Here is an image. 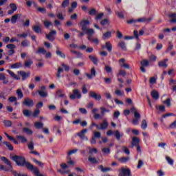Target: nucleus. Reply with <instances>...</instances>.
<instances>
[{
  "instance_id": "nucleus-1",
  "label": "nucleus",
  "mask_w": 176,
  "mask_h": 176,
  "mask_svg": "<svg viewBox=\"0 0 176 176\" xmlns=\"http://www.w3.org/2000/svg\"><path fill=\"white\" fill-rule=\"evenodd\" d=\"M87 25H90V21L87 19H82L80 23L79 27L81 28V31L76 30L75 31L78 32V38H82L85 35H88L89 34H96L94 29L87 28Z\"/></svg>"
},
{
  "instance_id": "nucleus-2",
  "label": "nucleus",
  "mask_w": 176,
  "mask_h": 176,
  "mask_svg": "<svg viewBox=\"0 0 176 176\" xmlns=\"http://www.w3.org/2000/svg\"><path fill=\"white\" fill-rule=\"evenodd\" d=\"M1 160L8 166L7 168H5L3 165H0V170H3L4 171H10L12 172V174H13V175L14 176H28L25 174H20L16 170H13V166H12V162H10V161L8 158H6V157H1Z\"/></svg>"
},
{
  "instance_id": "nucleus-3",
  "label": "nucleus",
  "mask_w": 176,
  "mask_h": 176,
  "mask_svg": "<svg viewBox=\"0 0 176 176\" xmlns=\"http://www.w3.org/2000/svg\"><path fill=\"white\" fill-rule=\"evenodd\" d=\"M132 113L134 115V118L132 120L133 124L137 125L140 122V120L141 119V114L138 112L135 107H132L131 109Z\"/></svg>"
},
{
  "instance_id": "nucleus-4",
  "label": "nucleus",
  "mask_w": 176,
  "mask_h": 176,
  "mask_svg": "<svg viewBox=\"0 0 176 176\" xmlns=\"http://www.w3.org/2000/svg\"><path fill=\"white\" fill-rule=\"evenodd\" d=\"M70 100H75V98H82V94L79 89H76L73 90V94L70 95Z\"/></svg>"
},
{
  "instance_id": "nucleus-5",
  "label": "nucleus",
  "mask_w": 176,
  "mask_h": 176,
  "mask_svg": "<svg viewBox=\"0 0 176 176\" xmlns=\"http://www.w3.org/2000/svg\"><path fill=\"white\" fill-rule=\"evenodd\" d=\"M118 176H133L131 170L129 168H121Z\"/></svg>"
},
{
  "instance_id": "nucleus-6",
  "label": "nucleus",
  "mask_w": 176,
  "mask_h": 176,
  "mask_svg": "<svg viewBox=\"0 0 176 176\" xmlns=\"http://www.w3.org/2000/svg\"><path fill=\"white\" fill-rule=\"evenodd\" d=\"M57 34V32L56 30H52L48 34H45V36L48 41L50 42H53L54 41V36Z\"/></svg>"
},
{
  "instance_id": "nucleus-7",
  "label": "nucleus",
  "mask_w": 176,
  "mask_h": 176,
  "mask_svg": "<svg viewBox=\"0 0 176 176\" xmlns=\"http://www.w3.org/2000/svg\"><path fill=\"white\" fill-rule=\"evenodd\" d=\"M23 104L25 105V107H28L29 108H31L34 107V100L30 99V98H26L23 102Z\"/></svg>"
},
{
  "instance_id": "nucleus-8",
  "label": "nucleus",
  "mask_w": 176,
  "mask_h": 176,
  "mask_svg": "<svg viewBox=\"0 0 176 176\" xmlns=\"http://www.w3.org/2000/svg\"><path fill=\"white\" fill-rule=\"evenodd\" d=\"M89 97L91 98H94V100H96V101H100L101 100V94H98L93 91H89Z\"/></svg>"
},
{
  "instance_id": "nucleus-9",
  "label": "nucleus",
  "mask_w": 176,
  "mask_h": 176,
  "mask_svg": "<svg viewBox=\"0 0 176 176\" xmlns=\"http://www.w3.org/2000/svg\"><path fill=\"white\" fill-rule=\"evenodd\" d=\"M87 133V129H82L80 133H77V135L81 138V140H85V141H88L89 138L87 136H85V134Z\"/></svg>"
},
{
  "instance_id": "nucleus-10",
  "label": "nucleus",
  "mask_w": 176,
  "mask_h": 176,
  "mask_svg": "<svg viewBox=\"0 0 176 176\" xmlns=\"http://www.w3.org/2000/svg\"><path fill=\"white\" fill-rule=\"evenodd\" d=\"M18 74H19L21 75V76H22V80H25V79H27L28 78H30L31 73H26L24 71H19L18 72Z\"/></svg>"
},
{
  "instance_id": "nucleus-11",
  "label": "nucleus",
  "mask_w": 176,
  "mask_h": 176,
  "mask_svg": "<svg viewBox=\"0 0 176 176\" xmlns=\"http://www.w3.org/2000/svg\"><path fill=\"white\" fill-rule=\"evenodd\" d=\"M94 33L88 34L87 35V39L90 42H93L94 43H96V45H98V38H93V35Z\"/></svg>"
},
{
  "instance_id": "nucleus-12",
  "label": "nucleus",
  "mask_w": 176,
  "mask_h": 176,
  "mask_svg": "<svg viewBox=\"0 0 176 176\" xmlns=\"http://www.w3.org/2000/svg\"><path fill=\"white\" fill-rule=\"evenodd\" d=\"M10 8L11 10H9L8 11V14H13L16 10H17V6L14 3H10Z\"/></svg>"
},
{
  "instance_id": "nucleus-13",
  "label": "nucleus",
  "mask_w": 176,
  "mask_h": 176,
  "mask_svg": "<svg viewBox=\"0 0 176 176\" xmlns=\"http://www.w3.org/2000/svg\"><path fill=\"white\" fill-rule=\"evenodd\" d=\"M152 21V18L146 19V17H142L137 19L138 23H151Z\"/></svg>"
},
{
  "instance_id": "nucleus-14",
  "label": "nucleus",
  "mask_w": 176,
  "mask_h": 176,
  "mask_svg": "<svg viewBox=\"0 0 176 176\" xmlns=\"http://www.w3.org/2000/svg\"><path fill=\"white\" fill-rule=\"evenodd\" d=\"M98 169L102 171V173H108V171H112V169L109 167L104 168L103 165H100L98 166Z\"/></svg>"
},
{
  "instance_id": "nucleus-15",
  "label": "nucleus",
  "mask_w": 176,
  "mask_h": 176,
  "mask_svg": "<svg viewBox=\"0 0 176 176\" xmlns=\"http://www.w3.org/2000/svg\"><path fill=\"white\" fill-rule=\"evenodd\" d=\"M140 145V138L134 137L132 139V148Z\"/></svg>"
},
{
  "instance_id": "nucleus-16",
  "label": "nucleus",
  "mask_w": 176,
  "mask_h": 176,
  "mask_svg": "<svg viewBox=\"0 0 176 176\" xmlns=\"http://www.w3.org/2000/svg\"><path fill=\"white\" fill-rule=\"evenodd\" d=\"M151 94V97L154 100H159V98L160 97L159 95V92H157V91H156V90L152 91Z\"/></svg>"
},
{
  "instance_id": "nucleus-17",
  "label": "nucleus",
  "mask_w": 176,
  "mask_h": 176,
  "mask_svg": "<svg viewBox=\"0 0 176 176\" xmlns=\"http://www.w3.org/2000/svg\"><path fill=\"white\" fill-rule=\"evenodd\" d=\"M109 126V123L107 122V120H104L102 123L100 124V129L101 130H105L108 129V126Z\"/></svg>"
},
{
  "instance_id": "nucleus-18",
  "label": "nucleus",
  "mask_w": 176,
  "mask_h": 176,
  "mask_svg": "<svg viewBox=\"0 0 176 176\" xmlns=\"http://www.w3.org/2000/svg\"><path fill=\"white\" fill-rule=\"evenodd\" d=\"M3 145H6V146L8 148L9 151H13L14 149L12 144H10V142L4 141L3 142Z\"/></svg>"
},
{
  "instance_id": "nucleus-19",
  "label": "nucleus",
  "mask_w": 176,
  "mask_h": 176,
  "mask_svg": "<svg viewBox=\"0 0 176 176\" xmlns=\"http://www.w3.org/2000/svg\"><path fill=\"white\" fill-rule=\"evenodd\" d=\"M19 16H20V14H16L13 15L11 17L12 24H16V23H17V20L19 19Z\"/></svg>"
},
{
  "instance_id": "nucleus-20",
  "label": "nucleus",
  "mask_w": 176,
  "mask_h": 176,
  "mask_svg": "<svg viewBox=\"0 0 176 176\" xmlns=\"http://www.w3.org/2000/svg\"><path fill=\"white\" fill-rule=\"evenodd\" d=\"M41 89L42 91L37 90L36 93L33 94V96H36L38 93L40 97H45V92L43 91V90H45V86H43Z\"/></svg>"
},
{
  "instance_id": "nucleus-21",
  "label": "nucleus",
  "mask_w": 176,
  "mask_h": 176,
  "mask_svg": "<svg viewBox=\"0 0 176 176\" xmlns=\"http://www.w3.org/2000/svg\"><path fill=\"white\" fill-rule=\"evenodd\" d=\"M7 72H8L9 75H10V76H12V78H14V79H15L16 80H20V77H19V76L16 75V74H14V72H12L11 70H7Z\"/></svg>"
},
{
  "instance_id": "nucleus-22",
  "label": "nucleus",
  "mask_w": 176,
  "mask_h": 176,
  "mask_svg": "<svg viewBox=\"0 0 176 176\" xmlns=\"http://www.w3.org/2000/svg\"><path fill=\"white\" fill-rule=\"evenodd\" d=\"M118 46L122 49V50H124V52H126L127 50V47H126V43L124 41H120L118 43Z\"/></svg>"
},
{
  "instance_id": "nucleus-23",
  "label": "nucleus",
  "mask_w": 176,
  "mask_h": 176,
  "mask_svg": "<svg viewBox=\"0 0 176 176\" xmlns=\"http://www.w3.org/2000/svg\"><path fill=\"white\" fill-rule=\"evenodd\" d=\"M23 114L24 115V116H25L26 118H31V116H32V113L31 112V111L28 110V109H25L23 111Z\"/></svg>"
},
{
  "instance_id": "nucleus-24",
  "label": "nucleus",
  "mask_w": 176,
  "mask_h": 176,
  "mask_svg": "<svg viewBox=\"0 0 176 176\" xmlns=\"http://www.w3.org/2000/svg\"><path fill=\"white\" fill-rule=\"evenodd\" d=\"M114 135H115L116 140L118 141H120V138H122V137H123V133H120V132H119V131H116L114 132Z\"/></svg>"
},
{
  "instance_id": "nucleus-25",
  "label": "nucleus",
  "mask_w": 176,
  "mask_h": 176,
  "mask_svg": "<svg viewBox=\"0 0 176 176\" xmlns=\"http://www.w3.org/2000/svg\"><path fill=\"white\" fill-rule=\"evenodd\" d=\"M89 58L95 65H97V64L98 63V58H97V57L89 55Z\"/></svg>"
},
{
  "instance_id": "nucleus-26",
  "label": "nucleus",
  "mask_w": 176,
  "mask_h": 176,
  "mask_svg": "<svg viewBox=\"0 0 176 176\" xmlns=\"http://www.w3.org/2000/svg\"><path fill=\"white\" fill-rule=\"evenodd\" d=\"M105 47L109 53H111V52H112V44L111 43V42H109V41L106 42Z\"/></svg>"
},
{
  "instance_id": "nucleus-27",
  "label": "nucleus",
  "mask_w": 176,
  "mask_h": 176,
  "mask_svg": "<svg viewBox=\"0 0 176 176\" xmlns=\"http://www.w3.org/2000/svg\"><path fill=\"white\" fill-rule=\"evenodd\" d=\"M56 97L58 98H63V97H65V94H63L62 89H58L56 91Z\"/></svg>"
},
{
  "instance_id": "nucleus-28",
  "label": "nucleus",
  "mask_w": 176,
  "mask_h": 176,
  "mask_svg": "<svg viewBox=\"0 0 176 176\" xmlns=\"http://www.w3.org/2000/svg\"><path fill=\"white\" fill-rule=\"evenodd\" d=\"M23 133H25V134H27L28 135H32L33 134V131L32 130L30 129L29 128H23Z\"/></svg>"
},
{
  "instance_id": "nucleus-29",
  "label": "nucleus",
  "mask_w": 176,
  "mask_h": 176,
  "mask_svg": "<svg viewBox=\"0 0 176 176\" xmlns=\"http://www.w3.org/2000/svg\"><path fill=\"white\" fill-rule=\"evenodd\" d=\"M112 36V32H107L106 33L103 34L102 39H109Z\"/></svg>"
},
{
  "instance_id": "nucleus-30",
  "label": "nucleus",
  "mask_w": 176,
  "mask_h": 176,
  "mask_svg": "<svg viewBox=\"0 0 176 176\" xmlns=\"http://www.w3.org/2000/svg\"><path fill=\"white\" fill-rule=\"evenodd\" d=\"M16 138L21 140V142H22V144H25V142H28V140H27V138L23 135H16Z\"/></svg>"
},
{
  "instance_id": "nucleus-31",
  "label": "nucleus",
  "mask_w": 176,
  "mask_h": 176,
  "mask_svg": "<svg viewBox=\"0 0 176 176\" xmlns=\"http://www.w3.org/2000/svg\"><path fill=\"white\" fill-rule=\"evenodd\" d=\"M21 46H22V47H28V46H30V41L23 40L21 43Z\"/></svg>"
},
{
  "instance_id": "nucleus-32",
  "label": "nucleus",
  "mask_w": 176,
  "mask_h": 176,
  "mask_svg": "<svg viewBox=\"0 0 176 176\" xmlns=\"http://www.w3.org/2000/svg\"><path fill=\"white\" fill-rule=\"evenodd\" d=\"M3 123L6 127H12V121L9 120H4Z\"/></svg>"
},
{
  "instance_id": "nucleus-33",
  "label": "nucleus",
  "mask_w": 176,
  "mask_h": 176,
  "mask_svg": "<svg viewBox=\"0 0 176 176\" xmlns=\"http://www.w3.org/2000/svg\"><path fill=\"white\" fill-rule=\"evenodd\" d=\"M158 67H160V68H167L168 65L166 63V62L161 60L158 62Z\"/></svg>"
},
{
  "instance_id": "nucleus-34",
  "label": "nucleus",
  "mask_w": 176,
  "mask_h": 176,
  "mask_svg": "<svg viewBox=\"0 0 176 176\" xmlns=\"http://www.w3.org/2000/svg\"><path fill=\"white\" fill-rule=\"evenodd\" d=\"M126 75H127V72H126V71H124L123 69H120V70H119V72L117 74V76H118V78H119V76H123L124 78V76H126Z\"/></svg>"
},
{
  "instance_id": "nucleus-35",
  "label": "nucleus",
  "mask_w": 176,
  "mask_h": 176,
  "mask_svg": "<svg viewBox=\"0 0 176 176\" xmlns=\"http://www.w3.org/2000/svg\"><path fill=\"white\" fill-rule=\"evenodd\" d=\"M82 94H87L89 90H87V85L84 84L81 88Z\"/></svg>"
},
{
  "instance_id": "nucleus-36",
  "label": "nucleus",
  "mask_w": 176,
  "mask_h": 176,
  "mask_svg": "<svg viewBox=\"0 0 176 176\" xmlns=\"http://www.w3.org/2000/svg\"><path fill=\"white\" fill-rule=\"evenodd\" d=\"M20 67H21V63H16L14 64H12L10 66V68H12V69H16L17 68H20Z\"/></svg>"
},
{
  "instance_id": "nucleus-37",
  "label": "nucleus",
  "mask_w": 176,
  "mask_h": 176,
  "mask_svg": "<svg viewBox=\"0 0 176 176\" xmlns=\"http://www.w3.org/2000/svg\"><path fill=\"white\" fill-rule=\"evenodd\" d=\"M16 94L19 99L23 98L24 97V94H23V91L21 89H19L16 90Z\"/></svg>"
},
{
  "instance_id": "nucleus-38",
  "label": "nucleus",
  "mask_w": 176,
  "mask_h": 176,
  "mask_svg": "<svg viewBox=\"0 0 176 176\" xmlns=\"http://www.w3.org/2000/svg\"><path fill=\"white\" fill-rule=\"evenodd\" d=\"M34 127L37 129H43V123L37 122L34 123Z\"/></svg>"
},
{
  "instance_id": "nucleus-39",
  "label": "nucleus",
  "mask_w": 176,
  "mask_h": 176,
  "mask_svg": "<svg viewBox=\"0 0 176 176\" xmlns=\"http://www.w3.org/2000/svg\"><path fill=\"white\" fill-rule=\"evenodd\" d=\"M142 67H149V61L148 60H143L140 62Z\"/></svg>"
},
{
  "instance_id": "nucleus-40",
  "label": "nucleus",
  "mask_w": 176,
  "mask_h": 176,
  "mask_svg": "<svg viewBox=\"0 0 176 176\" xmlns=\"http://www.w3.org/2000/svg\"><path fill=\"white\" fill-rule=\"evenodd\" d=\"M33 31H34V32H36V34H41V32H42V30L38 25H35L33 27Z\"/></svg>"
},
{
  "instance_id": "nucleus-41",
  "label": "nucleus",
  "mask_w": 176,
  "mask_h": 176,
  "mask_svg": "<svg viewBox=\"0 0 176 176\" xmlns=\"http://www.w3.org/2000/svg\"><path fill=\"white\" fill-rule=\"evenodd\" d=\"M56 54L57 56H59V57H61L62 58H65V54L63 53V52L60 51L58 47H57Z\"/></svg>"
},
{
  "instance_id": "nucleus-42",
  "label": "nucleus",
  "mask_w": 176,
  "mask_h": 176,
  "mask_svg": "<svg viewBox=\"0 0 176 176\" xmlns=\"http://www.w3.org/2000/svg\"><path fill=\"white\" fill-rule=\"evenodd\" d=\"M63 72H64V70L63 69V68L58 67V72L56 73V77L58 78V79L61 78V74H63Z\"/></svg>"
},
{
  "instance_id": "nucleus-43",
  "label": "nucleus",
  "mask_w": 176,
  "mask_h": 176,
  "mask_svg": "<svg viewBox=\"0 0 176 176\" xmlns=\"http://www.w3.org/2000/svg\"><path fill=\"white\" fill-rule=\"evenodd\" d=\"M116 159H118V157H116ZM129 157H122L121 158H118L119 162L121 163H126V162H129Z\"/></svg>"
},
{
  "instance_id": "nucleus-44",
  "label": "nucleus",
  "mask_w": 176,
  "mask_h": 176,
  "mask_svg": "<svg viewBox=\"0 0 176 176\" xmlns=\"http://www.w3.org/2000/svg\"><path fill=\"white\" fill-rule=\"evenodd\" d=\"M39 113H41V110H39V109H36L34 110V113H32V116H33V118H36L37 116H39Z\"/></svg>"
},
{
  "instance_id": "nucleus-45",
  "label": "nucleus",
  "mask_w": 176,
  "mask_h": 176,
  "mask_svg": "<svg viewBox=\"0 0 176 176\" xmlns=\"http://www.w3.org/2000/svg\"><path fill=\"white\" fill-rule=\"evenodd\" d=\"M141 127L143 130H146V127H148V123L146 120H142Z\"/></svg>"
},
{
  "instance_id": "nucleus-46",
  "label": "nucleus",
  "mask_w": 176,
  "mask_h": 176,
  "mask_svg": "<svg viewBox=\"0 0 176 176\" xmlns=\"http://www.w3.org/2000/svg\"><path fill=\"white\" fill-rule=\"evenodd\" d=\"M115 94H116V96L122 97V96H124V91H120V89H116L115 91Z\"/></svg>"
},
{
  "instance_id": "nucleus-47",
  "label": "nucleus",
  "mask_w": 176,
  "mask_h": 176,
  "mask_svg": "<svg viewBox=\"0 0 176 176\" xmlns=\"http://www.w3.org/2000/svg\"><path fill=\"white\" fill-rule=\"evenodd\" d=\"M89 162H90V163H92L93 164H96L97 163H98V161L97 160V159H96V157H89L88 158Z\"/></svg>"
},
{
  "instance_id": "nucleus-48",
  "label": "nucleus",
  "mask_w": 176,
  "mask_h": 176,
  "mask_svg": "<svg viewBox=\"0 0 176 176\" xmlns=\"http://www.w3.org/2000/svg\"><path fill=\"white\" fill-rule=\"evenodd\" d=\"M166 160L168 162V164L173 166L174 164V160L171 159V157L168 156H166Z\"/></svg>"
},
{
  "instance_id": "nucleus-49",
  "label": "nucleus",
  "mask_w": 176,
  "mask_h": 176,
  "mask_svg": "<svg viewBox=\"0 0 176 176\" xmlns=\"http://www.w3.org/2000/svg\"><path fill=\"white\" fill-rule=\"evenodd\" d=\"M115 13L118 15V17H119V19H124L123 12L115 11Z\"/></svg>"
},
{
  "instance_id": "nucleus-50",
  "label": "nucleus",
  "mask_w": 176,
  "mask_h": 176,
  "mask_svg": "<svg viewBox=\"0 0 176 176\" xmlns=\"http://www.w3.org/2000/svg\"><path fill=\"white\" fill-rule=\"evenodd\" d=\"M32 64H33L32 60H27L25 62V67H26V68H30V67H31Z\"/></svg>"
},
{
  "instance_id": "nucleus-51",
  "label": "nucleus",
  "mask_w": 176,
  "mask_h": 176,
  "mask_svg": "<svg viewBox=\"0 0 176 176\" xmlns=\"http://www.w3.org/2000/svg\"><path fill=\"white\" fill-rule=\"evenodd\" d=\"M148 58H149L150 61H156V60H157V57L154 54L150 55L148 56Z\"/></svg>"
},
{
  "instance_id": "nucleus-52",
  "label": "nucleus",
  "mask_w": 176,
  "mask_h": 176,
  "mask_svg": "<svg viewBox=\"0 0 176 176\" xmlns=\"http://www.w3.org/2000/svg\"><path fill=\"white\" fill-rule=\"evenodd\" d=\"M89 14L90 16H95V14H97V10L96 8H92L89 10Z\"/></svg>"
},
{
  "instance_id": "nucleus-53",
  "label": "nucleus",
  "mask_w": 176,
  "mask_h": 176,
  "mask_svg": "<svg viewBox=\"0 0 176 176\" xmlns=\"http://www.w3.org/2000/svg\"><path fill=\"white\" fill-rule=\"evenodd\" d=\"M16 36L18 38H27V36H28V34H27V33L18 34H16Z\"/></svg>"
},
{
  "instance_id": "nucleus-54",
  "label": "nucleus",
  "mask_w": 176,
  "mask_h": 176,
  "mask_svg": "<svg viewBox=\"0 0 176 176\" xmlns=\"http://www.w3.org/2000/svg\"><path fill=\"white\" fill-rule=\"evenodd\" d=\"M122 151L126 153V155H130V150L126 146H122Z\"/></svg>"
},
{
  "instance_id": "nucleus-55",
  "label": "nucleus",
  "mask_w": 176,
  "mask_h": 176,
  "mask_svg": "<svg viewBox=\"0 0 176 176\" xmlns=\"http://www.w3.org/2000/svg\"><path fill=\"white\" fill-rule=\"evenodd\" d=\"M56 17L59 20H64V16H63V12L56 13Z\"/></svg>"
},
{
  "instance_id": "nucleus-56",
  "label": "nucleus",
  "mask_w": 176,
  "mask_h": 176,
  "mask_svg": "<svg viewBox=\"0 0 176 176\" xmlns=\"http://www.w3.org/2000/svg\"><path fill=\"white\" fill-rule=\"evenodd\" d=\"M8 101H9V102H14L17 101V98L16 96H10L8 98Z\"/></svg>"
},
{
  "instance_id": "nucleus-57",
  "label": "nucleus",
  "mask_w": 176,
  "mask_h": 176,
  "mask_svg": "<svg viewBox=\"0 0 176 176\" xmlns=\"http://www.w3.org/2000/svg\"><path fill=\"white\" fill-rule=\"evenodd\" d=\"M102 152H103V153L109 154L111 153V149L109 148H103Z\"/></svg>"
},
{
  "instance_id": "nucleus-58",
  "label": "nucleus",
  "mask_w": 176,
  "mask_h": 176,
  "mask_svg": "<svg viewBox=\"0 0 176 176\" xmlns=\"http://www.w3.org/2000/svg\"><path fill=\"white\" fill-rule=\"evenodd\" d=\"M36 53L38 54H45V48H38Z\"/></svg>"
},
{
  "instance_id": "nucleus-59",
  "label": "nucleus",
  "mask_w": 176,
  "mask_h": 176,
  "mask_svg": "<svg viewBox=\"0 0 176 176\" xmlns=\"http://www.w3.org/2000/svg\"><path fill=\"white\" fill-rule=\"evenodd\" d=\"M171 100L170 98L166 99L164 101V104H165L167 107H171Z\"/></svg>"
},
{
  "instance_id": "nucleus-60",
  "label": "nucleus",
  "mask_w": 176,
  "mask_h": 176,
  "mask_svg": "<svg viewBox=\"0 0 176 176\" xmlns=\"http://www.w3.org/2000/svg\"><path fill=\"white\" fill-rule=\"evenodd\" d=\"M108 23H109V20H108V19H104L100 21L101 25H106Z\"/></svg>"
},
{
  "instance_id": "nucleus-61",
  "label": "nucleus",
  "mask_w": 176,
  "mask_h": 176,
  "mask_svg": "<svg viewBox=\"0 0 176 176\" xmlns=\"http://www.w3.org/2000/svg\"><path fill=\"white\" fill-rule=\"evenodd\" d=\"M7 49L14 50L16 49V45L14 44H8L6 45Z\"/></svg>"
},
{
  "instance_id": "nucleus-62",
  "label": "nucleus",
  "mask_w": 176,
  "mask_h": 176,
  "mask_svg": "<svg viewBox=\"0 0 176 176\" xmlns=\"http://www.w3.org/2000/svg\"><path fill=\"white\" fill-rule=\"evenodd\" d=\"M51 25H53L52 24V22L47 21H45V28H49Z\"/></svg>"
},
{
  "instance_id": "nucleus-63",
  "label": "nucleus",
  "mask_w": 176,
  "mask_h": 176,
  "mask_svg": "<svg viewBox=\"0 0 176 176\" xmlns=\"http://www.w3.org/2000/svg\"><path fill=\"white\" fill-rule=\"evenodd\" d=\"M28 149L30 151H34V143L32 142H30L28 145Z\"/></svg>"
},
{
  "instance_id": "nucleus-64",
  "label": "nucleus",
  "mask_w": 176,
  "mask_h": 176,
  "mask_svg": "<svg viewBox=\"0 0 176 176\" xmlns=\"http://www.w3.org/2000/svg\"><path fill=\"white\" fill-rule=\"evenodd\" d=\"M102 115H105V112H109V109H107L104 107H100Z\"/></svg>"
}]
</instances>
